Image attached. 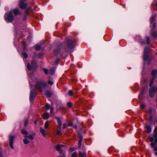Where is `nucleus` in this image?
Instances as JSON below:
<instances>
[{
  "label": "nucleus",
  "mask_w": 157,
  "mask_h": 157,
  "mask_svg": "<svg viewBox=\"0 0 157 157\" xmlns=\"http://www.w3.org/2000/svg\"><path fill=\"white\" fill-rule=\"evenodd\" d=\"M47 85V83L44 81H42L38 82L36 85V88L40 92L43 90L42 88L44 89Z\"/></svg>",
  "instance_id": "1"
},
{
  "label": "nucleus",
  "mask_w": 157,
  "mask_h": 157,
  "mask_svg": "<svg viewBox=\"0 0 157 157\" xmlns=\"http://www.w3.org/2000/svg\"><path fill=\"white\" fill-rule=\"evenodd\" d=\"M12 12L5 14L4 17L6 21L7 22H11L13 21L14 19V17L11 13Z\"/></svg>",
  "instance_id": "2"
},
{
  "label": "nucleus",
  "mask_w": 157,
  "mask_h": 157,
  "mask_svg": "<svg viewBox=\"0 0 157 157\" xmlns=\"http://www.w3.org/2000/svg\"><path fill=\"white\" fill-rule=\"evenodd\" d=\"M27 67L29 71H33L37 67V65L36 61L33 60L32 62V65H31L30 63H28Z\"/></svg>",
  "instance_id": "3"
},
{
  "label": "nucleus",
  "mask_w": 157,
  "mask_h": 157,
  "mask_svg": "<svg viewBox=\"0 0 157 157\" xmlns=\"http://www.w3.org/2000/svg\"><path fill=\"white\" fill-rule=\"evenodd\" d=\"M157 90V87H152L149 90V95L151 98H153L155 95V92Z\"/></svg>",
  "instance_id": "4"
},
{
  "label": "nucleus",
  "mask_w": 157,
  "mask_h": 157,
  "mask_svg": "<svg viewBox=\"0 0 157 157\" xmlns=\"http://www.w3.org/2000/svg\"><path fill=\"white\" fill-rule=\"evenodd\" d=\"M26 0H21L19 3V7L22 9H25L27 6V4L25 2Z\"/></svg>",
  "instance_id": "5"
},
{
  "label": "nucleus",
  "mask_w": 157,
  "mask_h": 157,
  "mask_svg": "<svg viewBox=\"0 0 157 157\" xmlns=\"http://www.w3.org/2000/svg\"><path fill=\"white\" fill-rule=\"evenodd\" d=\"M75 41L68 40L67 41V44L69 48L72 49L74 47Z\"/></svg>",
  "instance_id": "6"
},
{
  "label": "nucleus",
  "mask_w": 157,
  "mask_h": 157,
  "mask_svg": "<svg viewBox=\"0 0 157 157\" xmlns=\"http://www.w3.org/2000/svg\"><path fill=\"white\" fill-rule=\"evenodd\" d=\"M36 96V94L34 90H31L30 95V100L32 101Z\"/></svg>",
  "instance_id": "7"
},
{
  "label": "nucleus",
  "mask_w": 157,
  "mask_h": 157,
  "mask_svg": "<svg viewBox=\"0 0 157 157\" xmlns=\"http://www.w3.org/2000/svg\"><path fill=\"white\" fill-rule=\"evenodd\" d=\"M14 139L15 137L13 136H9L10 145L12 149H13L14 148L13 146V143Z\"/></svg>",
  "instance_id": "8"
},
{
  "label": "nucleus",
  "mask_w": 157,
  "mask_h": 157,
  "mask_svg": "<svg viewBox=\"0 0 157 157\" xmlns=\"http://www.w3.org/2000/svg\"><path fill=\"white\" fill-rule=\"evenodd\" d=\"M64 146L63 145L58 144L56 146L55 148L56 150L58 151H59V153H62L63 152V151L61 150V148L63 147Z\"/></svg>",
  "instance_id": "9"
},
{
  "label": "nucleus",
  "mask_w": 157,
  "mask_h": 157,
  "mask_svg": "<svg viewBox=\"0 0 157 157\" xmlns=\"http://www.w3.org/2000/svg\"><path fill=\"white\" fill-rule=\"evenodd\" d=\"M151 75L152 76V78L153 79H155L156 78V75L157 74V70L156 69H154L152 70L151 71Z\"/></svg>",
  "instance_id": "10"
},
{
  "label": "nucleus",
  "mask_w": 157,
  "mask_h": 157,
  "mask_svg": "<svg viewBox=\"0 0 157 157\" xmlns=\"http://www.w3.org/2000/svg\"><path fill=\"white\" fill-rule=\"evenodd\" d=\"M156 14H152L150 18V23L152 24L153 23L155 22L156 21Z\"/></svg>",
  "instance_id": "11"
},
{
  "label": "nucleus",
  "mask_w": 157,
  "mask_h": 157,
  "mask_svg": "<svg viewBox=\"0 0 157 157\" xmlns=\"http://www.w3.org/2000/svg\"><path fill=\"white\" fill-rule=\"evenodd\" d=\"M10 12H12L11 13L12 14L13 13L14 15L15 16L19 14L20 13L19 10L17 9L11 10Z\"/></svg>",
  "instance_id": "12"
},
{
  "label": "nucleus",
  "mask_w": 157,
  "mask_h": 157,
  "mask_svg": "<svg viewBox=\"0 0 157 157\" xmlns=\"http://www.w3.org/2000/svg\"><path fill=\"white\" fill-rule=\"evenodd\" d=\"M154 134L153 136L155 138V141L157 143V126L155 128L154 131Z\"/></svg>",
  "instance_id": "13"
},
{
  "label": "nucleus",
  "mask_w": 157,
  "mask_h": 157,
  "mask_svg": "<svg viewBox=\"0 0 157 157\" xmlns=\"http://www.w3.org/2000/svg\"><path fill=\"white\" fill-rule=\"evenodd\" d=\"M145 88H143L142 89L141 93L139 96V98L140 99L142 100L143 99L144 94L145 93Z\"/></svg>",
  "instance_id": "14"
},
{
  "label": "nucleus",
  "mask_w": 157,
  "mask_h": 157,
  "mask_svg": "<svg viewBox=\"0 0 157 157\" xmlns=\"http://www.w3.org/2000/svg\"><path fill=\"white\" fill-rule=\"evenodd\" d=\"M150 48L149 47L146 46L144 50V54H149Z\"/></svg>",
  "instance_id": "15"
},
{
  "label": "nucleus",
  "mask_w": 157,
  "mask_h": 157,
  "mask_svg": "<svg viewBox=\"0 0 157 157\" xmlns=\"http://www.w3.org/2000/svg\"><path fill=\"white\" fill-rule=\"evenodd\" d=\"M49 117V114L47 113H44L42 116L44 120L48 119Z\"/></svg>",
  "instance_id": "16"
},
{
  "label": "nucleus",
  "mask_w": 157,
  "mask_h": 157,
  "mask_svg": "<svg viewBox=\"0 0 157 157\" xmlns=\"http://www.w3.org/2000/svg\"><path fill=\"white\" fill-rule=\"evenodd\" d=\"M40 132L42 134V135L44 136H46L45 130L43 128H42V127H40Z\"/></svg>",
  "instance_id": "17"
},
{
  "label": "nucleus",
  "mask_w": 157,
  "mask_h": 157,
  "mask_svg": "<svg viewBox=\"0 0 157 157\" xmlns=\"http://www.w3.org/2000/svg\"><path fill=\"white\" fill-rule=\"evenodd\" d=\"M145 128L147 129V132L148 133H150L151 132V128L150 126L146 124Z\"/></svg>",
  "instance_id": "18"
},
{
  "label": "nucleus",
  "mask_w": 157,
  "mask_h": 157,
  "mask_svg": "<svg viewBox=\"0 0 157 157\" xmlns=\"http://www.w3.org/2000/svg\"><path fill=\"white\" fill-rule=\"evenodd\" d=\"M27 138L25 137V138L23 140V142L25 144H29L30 141L28 140Z\"/></svg>",
  "instance_id": "19"
},
{
  "label": "nucleus",
  "mask_w": 157,
  "mask_h": 157,
  "mask_svg": "<svg viewBox=\"0 0 157 157\" xmlns=\"http://www.w3.org/2000/svg\"><path fill=\"white\" fill-rule=\"evenodd\" d=\"M144 59L145 60H150L149 54H144Z\"/></svg>",
  "instance_id": "20"
},
{
  "label": "nucleus",
  "mask_w": 157,
  "mask_h": 157,
  "mask_svg": "<svg viewBox=\"0 0 157 157\" xmlns=\"http://www.w3.org/2000/svg\"><path fill=\"white\" fill-rule=\"evenodd\" d=\"M154 30H151V34L153 37H157V32L155 31Z\"/></svg>",
  "instance_id": "21"
},
{
  "label": "nucleus",
  "mask_w": 157,
  "mask_h": 157,
  "mask_svg": "<svg viewBox=\"0 0 157 157\" xmlns=\"http://www.w3.org/2000/svg\"><path fill=\"white\" fill-rule=\"evenodd\" d=\"M55 69L54 67L52 68L49 71V74L51 75H53L55 73Z\"/></svg>",
  "instance_id": "22"
},
{
  "label": "nucleus",
  "mask_w": 157,
  "mask_h": 157,
  "mask_svg": "<svg viewBox=\"0 0 157 157\" xmlns=\"http://www.w3.org/2000/svg\"><path fill=\"white\" fill-rule=\"evenodd\" d=\"M146 43L148 45H149L151 42L150 38L148 36H146Z\"/></svg>",
  "instance_id": "23"
},
{
  "label": "nucleus",
  "mask_w": 157,
  "mask_h": 157,
  "mask_svg": "<svg viewBox=\"0 0 157 157\" xmlns=\"http://www.w3.org/2000/svg\"><path fill=\"white\" fill-rule=\"evenodd\" d=\"M56 118L57 120L58 124L59 125V126L60 128L62 125V123L61 120L58 117H56Z\"/></svg>",
  "instance_id": "24"
},
{
  "label": "nucleus",
  "mask_w": 157,
  "mask_h": 157,
  "mask_svg": "<svg viewBox=\"0 0 157 157\" xmlns=\"http://www.w3.org/2000/svg\"><path fill=\"white\" fill-rule=\"evenodd\" d=\"M21 132L23 134H24L27 136L28 134V132L25 129H22L21 130Z\"/></svg>",
  "instance_id": "25"
},
{
  "label": "nucleus",
  "mask_w": 157,
  "mask_h": 157,
  "mask_svg": "<svg viewBox=\"0 0 157 157\" xmlns=\"http://www.w3.org/2000/svg\"><path fill=\"white\" fill-rule=\"evenodd\" d=\"M28 124V119L25 118L24 120V124L25 126H27Z\"/></svg>",
  "instance_id": "26"
},
{
  "label": "nucleus",
  "mask_w": 157,
  "mask_h": 157,
  "mask_svg": "<svg viewBox=\"0 0 157 157\" xmlns=\"http://www.w3.org/2000/svg\"><path fill=\"white\" fill-rule=\"evenodd\" d=\"M25 137H27V138H29L31 140H33L34 138V136L32 134L30 135L29 136H25Z\"/></svg>",
  "instance_id": "27"
},
{
  "label": "nucleus",
  "mask_w": 157,
  "mask_h": 157,
  "mask_svg": "<svg viewBox=\"0 0 157 157\" xmlns=\"http://www.w3.org/2000/svg\"><path fill=\"white\" fill-rule=\"evenodd\" d=\"M82 140V137H80L79 140L78 141V146L79 148H80L81 146Z\"/></svg>",
  "instance_id": "28"
},
{
  "label": "nucleus",
  "mask_w": 157,
  "mask_h": 157,
  "mask_svg": "<svg viewBox=\"0 0 157 157\" xmlns=\"http://www.w3.org/2000/svg\"><path fill=\"white\" fill-rule=\"evenodd\" d=\"M78 153L77 152H74L72 155L71 157H77L78 155Z\"/></svg>",
  "instance_id": "29"
},
{
  "label": "nucleus",
  "mask_w": 157,
  "mask_h": 157,
  "mask_svg": "<svg viewBox=\"0 0 157 157\" xmlns=\"http://www.w3.org/2000/svg\"><path fill=\"white\" fill-rule=\"evenodd\" d=\"M46 95L48 97H50L51 96V94L50 91H47L46 92Z\"/></svg>",
  "instance_id": "30"
},
{
  "label": "nucleus",
  "mask_w": 157,
  "mask_h": 157,
  "mask_svg": "<svg viewBox=\"0 0 157 157\" xmlns=\"http://www.w3.org/2000/svg\"><path fill=\"white\" fill-rule=\"evenodd\" d=\"M49 125V122L48 121H47L46 122L45 124H44V128L45 129H47Z\"/></svg>",
  "instance_id": "31"
},
{
  "label": "nucleus",
  "mask_w": 157,
  "mask_h": 157,
  "mask_svg": "<svg viewBox=\"0 0 157 157\" xmlns=\"http://www.w3.org/2000/svg\"><path fill=\"white\" fill-rule=\"evenodd\" d=\"M43 71L44 73L46 75H47L49 71L47 69L44 68L43 69Z\"/></svg>",
  "instance_id": "32"
},
{
  "label": "nucleus",
  "mask_w": 157,
  "mask_h": 157,
  "mask_svg": "<svg viewBox=\"0 0 157 157\" xmlns=\"http://www.w3.org/2000/svg\"><path fill=\"white\" fill-rule=\"evenodd\" d=\"M155 79H153L152 78H151V81L149 84V86H151L153 85V82H154V80Z\"/></svg>",
  "instance_id": "33"
},
{
  "label": "nucleus",
  "mask_w": 157,
  "mask_h": 157,
  "mask_svg": "<svg viewBox=\"0 0 157 157\" xmlns=\"http://www.w3.org/2000/svg\"><path fill=\"white\" fill-rule=\"evenodd\" d=\"M79 155L80 157H85V155L81 152H79Z\"/></svg>",
  "instance_id": "34"
},
{
  "label": "nucleus",
  "mask_w": 157,
  "mask_h": 157,
  "mask_svg": "<svg viewBox=\"0 0 157 157\" xmlns=\"http://www.w3.org/2000/svg\"><path fill=\"white\" fill-rule=\"evenodd\" d=\"M152 24V26L153 28L152 30H155L156 26V24L155 22L153 23Z\"/></svg>",
  "instance_id": "35"
},
{
  "label": "nucleus",
  "mask_w": 157,
  "mask_h": 157,
  "mask_svg": "<svg viewBox=\"0 0 157 157\" xmlns=\"http://www.w3.org/2000/svg\"><path fill=\"white\" fill-rule=\"evenodd\" d=\"M22 55L25 58H27L28 56V54L25 52H23L22 53Z\"/></svg>",
  "instance_id": "36"
},
{
  "label": "nucleus",
  "mask_w": 157,
  "mask_h": 157,
  "mask_svg": "<svg viewBox=\"0 0 157 157\" xmlns=\"http://www.w3.org/2000/svg\"><path fill=\"white\" fill-rule=\"evenodd\" d=\"M68 94L70 96L73 95L74 93L73 91L72 90H70L68 92Z\"/></svg>",
  "instance_id": "37"
},
{
  "label": "nucleus",
  "mask_w": 157,
  "mask_h": 157,
  "mask_svg": "<svg viewBox=\"0 0 157 157\" xmlns=\"http://www.w3.org/2000/svg\"><path fill=\"white\" fill-rule=\"evenodd\" d=\"M40 45H37L35 47V49L36 50H39L40 48Z\"/></svg>",
  "instance_id": "38"
},
{
  "label": "nucleus",
  "mask_w": 157,
  "mask_h": 157,
  "mask_svg": "<svg viewBox=\"0 0 157 157\" xmlns=\"http://www.w3.org/2000/svg\"><path fill=\"white\" fill-rule=\"evenodd\" d=\"M72 105L71 102H68L67 103V105L69 108H71L72 106Z\"/></svg>",
  "instance_id": "39"
},
{
  "label": "nucleus",
  "mask_w": 157,
  "mask_h": 157,
  "mask_svg": "<svg viewBox=\"0 0 157 157\" xmlns=\"http://www.w3.org/2000/svg\"><path fill=\"white\" fill-rule=\"evenodd\" d=\"M140 44H142V45H143V44H146V42H145V41L144 40H141L140 41Z\"/></svg>",
  "instance_id": "40"
},
{
  "label": "nucleus",
  "mask_w": 157,
  "mask_h": 157,
  "mask_svg": "<svg viewBox=\"0 0 157 157\" xmlns=\"http://www.w3.org/2000/svg\"><path fill=\"white\" fill-rule=\"evenodd\" d=\"M48 83L49 84L52 85L53 84V82L52 80H49L48 82Z\"/></svg>",
  "instance_id": "41"
},
{
  "label": "nucleus",
  "mask_w": 157,
  "mask_h": 157,
  "mask_svg": "<svg viewBox=\"0 0 157 157\" xmlns=\"http://www.w3.org/2000/svg\"><path fill=\"white\" fill-rule=\"evenodd\" d=\"M156 143L155 142V143H152L151 144V147L152 148H153L154 147V146L155 145Z\"/></svg>",
  "instance_id": "42"
},
{
  "label": "nucleus",
  "mask_w": 157,
  "mask_h": 157,
  "mask_svg": "<svg viewBox=\"0 0 157 157\" xmlns=\"http://www.w3.org/2000/svg\"><path fill=\"white\" fill-rule=\"evenodd\" d=\"M153 120V117L151 116V115H150V116L149 117V121L150 122H152Z\"/></svg>",
  "instance_id": "43"
},
{
  "label": "nucleus",
  "mask_w": 157,
  "mask_h": 157,
  "mask_svg": "<svg viewBox=\"0 0 157 157\" xmlns=\"http://www.w3.org/2000/svg\"><path fill=\"white\" fill-rule=\"evenodd\" d=\"M50 107V105H49L47 104L45 106V109L47 110H48Z\"/></svg>",
  "instance_id": "44"
},
{
  "label": "nucleus",
  "mask_w": 157,
  "mask_h": 157,
  "mask_svg": "<svg viewBox=\"0 0 157 157\" xmlns=\"http://www.w3.org/2000/svg\"><path fill=\"white\" fill-rule=\"evenodd\" d=\"M59 49L55 50H54V52L56 55L58 54V52H59Z\"/></svg>",
  "instance_id": "45"
},
{
  "label": "nucleus",
  "mask_w": 157,
  "mask_h": 157,
  "mask_svg": "<svg viewBox=\"0 0 157 157\" xmlns=\"http://www.w3.org/2000/svg\"><path fill=\"white\" fill-rule=\"evenodd\" d=\"M145 107V105L144 104H142L140 105L141 108L142 109H144Z\"/></svg>",
  "instance_id": "46"
},
{
  "label": "nucleus",
  "mask_w": 157,
  "mask_h": 157,
  "mask_svg": "<svg viewBox=\"0 0 157 157\" xmlns=\"http://www.w3.org/2000/svg\"><path fill=\"white\" fill-rule=\"evenodd\" d=\"M154 138H155L154 137H151L150 139V141L151 142H153L154 141Z\"/></svg>",
  "instance_id": "47"
},
{
  "label": "nucleus",
  "mask_w": 157,
  "mask_h": 157,
  "mask_svg": "<svg viewBox=\"0 0 157 157\" xmlns=\"http://www.w3.org/2000/svg\"><path fill=\"white\" fill-rule=\"evenodd\" d=\"M54 110V108L53 107H51L50 108V113H52L53 112Z\"/></svg>",
  "instance_id": "48"
},
{
  "label": "nucleus",
  "mask_w": 157,
  "mask_h": 157,
  "mask_svg": "<svg viewBox=\"0 0 157 157\" xmlns=\"http://www.w3.org/2000/svg\"><path fill=\"white\" fill-rule=\"evenodd\" d=\"M148 113L151 115V114L152 113V109H150L148 110Z\"/></svg>",
  "instance_id": "49"
},
{
  "label": "nucleus",
  "mask_w": 157,
  "mask_h": 157,
  "mask_svg": "<svg viewBox=\"0 0 157 157\" xmlns=\"http://www.w3.org/2000/svg\"><path fill=\"white\" fill-rule=\"evenodd\" d=\"M67 125L66 124H63V129H64L67 126Z\"/></svg>",
  "instance_id": "50"
},
{
  "label": "nucleus",
  "mask_w": 157,
  "mask_h": 157,
  "mask_svg": "<svg viewBox=\"0 0 157 157\" xmlns=\"http://www.w3.org/2000/svg\"><path fill=\"white\" fill-rule=\"evenodd\" d=\"M72 125V123L70 122L68 123L67 125L68 126H71Z\"/></svg>",
  "instance_id": "51"
},
{
  "label": "nucleus",
  "mask_w": 157,
  "mask_h": 157,
  "mask_svg": "<svg viewBox=\"0 0 157 157\" xmlns=\"http://www.w3.org/2000/svg\"><path fill=\"white\" fill-rule=\"evenodd\" d=\"M69 150H70V151H71L72 152V151H74V148H73V147H71V148H70V149H69Z\"/></svg>",
  "instance_id": "52"
},
{
  "label": "nucleus",
  "mask_w": 157,
  "mask_h": 157,
  "mask_svg": "<svg viewBox=\"0 0 157 157\" xmlns=\"http://www.w3.org/2000/svg\"><path fill=\"white\" fill-rule=\"evenodd\" d=\"M59 59H57V60H56L55 62V64H57L59 62Z\"/></svg>",
  "instance_id": "53"
},
{
  "label": "nucleus",
  "mask_w": 157,
  "mask_h": 157,
  "mask_svg": "<svg viewBox=\"0 0 157 157\" xmlns=\"http://www.w3.org/2000/svg\"><path fill=\"white\" fill-rule=\"evenodd\" d=\"M154 150L155 151H156V152H157V147H155L154 148Z\"/></svg>",
  "instance_id": "54"
},
{
  "label": "nucleus",
  "mask_w": 157,
  "mask_h": 157,
  "mask_svg": "<svg viewBox=\"0 0 157 157\" xmlns=\"http://www.w3.org/2000/svg\"><path fill=\"white\" fill-rule=\"evenodd\" d=\"M0 157H3L2 152L0 151Z\"/></svg>",
  "instance_id": "55"
},
{
  "label": "nucleus",
  "mask_w": 157,
  "mask_h": 157,
  "mask_svg": "<svg viewBox=\"0 0 157 157\" xmlns=\"http://www.w3.org/2000/svg\"><path fill=\"white\" fill-rule=\"evenodd\" d=\"M23 46L25 47V45H26V43L25 42H24L23 44Z\"/></svg>",
  "instance_id": "56"
},
{
  "label": "nucleus",
  "mask_w": 157,
  "mask_h": 157,
  "mask_svg": "<svg viewBox=\"0 0 157 157\" xmlns=\"http://www.w3.org/2000/svg\"><path fill=\"white\" fill-rule=\"evenodd\" d=\"M150 61H151V60H150V61H149L148 62L147 64L148 65H149L150 64Z\"/></svg>",
  "instance_id": "57"
},
{
  "label": "nucleus",
  "mask_w": 157,
  "mask_h": 157,
  "mask_svg": "<svg viewBox=\"0 0 157 157\" xmlns=\"http://www.w3.org/2000/svg\"><path fill=\"white\" fill-rule=\"evenodd\" d=\"M37 123V121L36 120L35 121H34V124H36Z\"/></svg>",
  "instance_id": "58"
},
{
  "label": "nucleus",
  "mask_w": 157,
  "mask_h": 157,
  "mask_svg": "<svg viewBox=\"0 0 157 157\" xmlns=\"http://www.w3.org/2000/svg\"><path fill=\"white\" fill-rule=\"evenodd\" d=\"M155 154L157 156V152H156L155 153Z\"/></svg>",
  "instance_id": "59"
},
{
  "label": "nucleus",
  "mask_w": 157,
  "mask_h": 157,
  "mask_svg": "<svg viewBox=\"0 0 157 157\" xmlns=\"http://www.w3.org/2000/svg\"><path fill=\"white\" fill-rule=\"evenodd\" d=\"M156 10H157V2L156 3Z\"/></svg>",
  "instance_id": "60"
},
{
  "label": "nucleus",
  "mask_w": 157,
  "mask_h": 157,
  "mask_svg": "<svg viewBox=\"0 0 157 157\" xmlns=\"http://www.w3.org/2000/svg\"><path fill=\"white\" fill-rule=\"evenodd\" d=\"M119 132H120L121 133H122V132L121 131H119V132L118 131V133Z\"/></svg>",
  "instance_id": "61"
},
{
  "label": "nucleus",
  "mask_w": 157,
  "mask_h": 157,
  "mask_svg": "<svg viewBox=\"0 0 157 157\" xmlns=\"http://www.w3.org/2000/svg\"><path fill=\"white\" fill-rule=\"evenodd\" d=\"M76 126H75V128H76Z\"/></svg>",
  "instance_id": "62"
},
{
  "label": "nucleus",
  "mask_w": 157,
  "mask_h": 157,
  "mask_svg": "<svg viewBox=\"0 0 157 157\" xmlns=\"http://www.w3.org/2000/svg\"><path fill=\"white\" fill-rule=\"evenodd\" d=\"M156 54L157 55V52L156 53Z\"/></svg>",
  "instance_id": "63"
},
{
  "label": "nucleus",
  "mask_w": 157,
  "mask_h": 157,
  "mask_svg": "<svg viewBox=\"0 0 157 157\" xmlns=\"http://www.w3.org/2000/svg\"><path fill=\"white\" fill-rule=\"evenodd\" d=\"M156 108H157V106H156Z\"/></svg>",
  "instance_id": "64"
}]
</instances>
